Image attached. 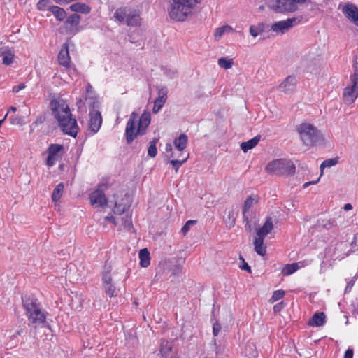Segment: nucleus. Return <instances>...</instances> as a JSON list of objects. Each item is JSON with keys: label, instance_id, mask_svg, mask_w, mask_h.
I'll use <instances>...</instances> for the list:
<instances>
[{"label": "nucleus", "instance_id": "obj_1", "mask_svg": "<svg viewBox=\"0 0 358 358\" xmlns=\"http://www.w3.org/2000/svg\"><path fill=\"white\" fill-rule=\"evenodd\" d=\"M22 301L29 326L43 329L42 334L44 336L52 334L50 325L46 321L48 313L42 309L38 299L33 294H25L22 296Z\"/></svg>", "mask_w": 358, "mask_h": 358}, {"label": "nucleus", "instance_id": "obj_2", "mask_svg": "<svg viewBox=\"0 0 358 358\" xmlns=\"http://www.w3.org/2000/svg\"><path fill=\"white\" fill-rule=\"evenodd\" d=\"M50 107L62 131L72 137H76L78 131V126L76 120L72 118L68 104L63 99H53L50 101Z\"/></svg>", "mask_w": 358, "mask_h": 358}, {"label": "nucleus", "instance_id": "obj_3", "mask_svg": "<svg viewBox=\"0 0 358 358\" xmlns=\"http://www.w3.org/2000/svg\"><path fill=\"white\" fill-rule=\"evenodd\" d=\"M137 118L138 114L133 112L127 123L125 136L128 144L131 143L137 135H144L145 134L146 129L150 124L151 115L150 112L144 111L143 113L139 119L138 126L136 131Z\"/></svg>", "mask_w": 358, "mask_h": 358}, {"label": "nucleus", "instance_id": "obj_4", "mask_svg": "<svg viewBox=\"0 0 358 358\" xmlns=\"http://www.w3.org/2000/svg\"><path fill=\"white\" fill-rule=\"evenodd\" d=\"M196 0H173L169 10V16L176 21H183L192 13Z\"/></svg>", "mask_w": 358, "mask_h": 358}, {"label": "nucleus", "instance_id": "obj_5", "mask_svg": "<svg viewBox=\"0 0 358 358\" xmlns=\"http://www.w3.org/2000/svg\"><path fill=\"white\" fill-rule=\"evenodd\" d=\"M297 131L303 145L306 146H313L324 140L320 131L308 123L299 124Z\"/></svg>", "mask_w": 358, "mask_h": 358}, {"label": "nucleus", "instance_id": "obj_6", "mask_svg": "<svg viewBox=\"0 0 358 358\" xmlns=\"http://www.w3.org/2000/svg\"><path fill=\"white\" fill-rule=\"evenodd\" d=\"M265 169L268 173L279 176H291L295 173L296 167L289 159H277L269 162Z\"/></svg>", "mask_w": 358, "mask_h": 358}, {"label": "nucleus", "instance_id": "obj_7", "mask_svg": "<svg viewBox=\"0 0 358 358\" xmlns=\"http://www.w3.org/2000/svg\"><path fill=\"white\" fill-rule=\"evenodd\" d=\"M114 17L119 22L131 27L140 24V15L138 11L128 7H121L116 10Z\"/></svg>", "mask_w": 358, "mask_h": 358}, {"label": "nucleus", "instance_id": "obj_8", "mask_svg": "<svg viewBox=\"0 0 358 358\" xmlns=\"http://www.w3.org/2000/svg\"><path fill=\"white\" fill-rule=\"evenodd\" d=\"M351 85L346 87L343 90V101L346 104L350 105L358 97V71L350 76Z\"/></svg>", "mask_w": 358, "mask_h": 358}, {"label": "nucleus", "instance_id": "obj_9", "mask_svg": "<svg viewBox=\"0 0 358 358\" xmlns=\"http://www.w3.org/2000/svg\"><path fill=\"white\" fill-rule=\"evenodd\" d=\"M107 188L108 185L106 184L101 183L98 185L96 189L90 194V203L93 206L104 208L107 206V199L104 194Z\"/></svg>", "mask_w": 358, "mask_h": 358}, {"label": "nucleus", "instance_id": "obj_10", "mask_svg": "<svg viewBox=\"0 0 358 358\" xmlns=\"http://www.w3.org/2000/svg\"><path fill=\"white\" fill-rule=\"evenodd\" d=\"M89 129L93 134H96L100 129L102 124V117L98 110H90Z\"/></svg>", "mask_w": 358, "mask_h": 358}, {"label": "nucleus", "instance_id": "obj_11", "mask_svg": "<svg viewBox=\"0 0 358 358\" xmlns=\"http://www.w3.org/2000/svg\"><path fill=\"white\" fill-rule=\"evenodd\" d=\"M342 12L345 17L350 20L356 26H358V8L352 3H345Z\"/></svg>", "mask_w": 358, "mask_h": 358}, {"label": "nucleus", "instance_id": "obj_12", "mask_svg": "<svg viewBox=\"0 0 358 358\" xmlns=\"http://www.w3.org/2000/svg\"><path fill=\"white\" fill-rule=\"evenodd\" d=\"M102 280L106 294L110 297L117 296L119 290L112 283V278L110 273V271H105L103 273Z\"/></svg>", "mask_w": 358, "mask_h": 358}, {"label": "nucleus", "instance_id": "obj_13", "mask_svg": "<svg viewBox=\"0 0 358 358\" xmlns=\"http://www.w3.org/2000/svg\"><path fill=\"white\" fill-rule=\"evenodd\" d=\"M300 20L295 17L288 18L285 20H281L273 23L271 26V29L275 32L280 31L284 32L294 27V25L298 24Z\"/></svg>", "mask_w": 358, "mask_h": 358}, {"label": "nucleus", "instance_id": "obj_14", "mask_svg": "<svg viewBox=\"0 0 358 358\" xmlns=\"http://www.w3.org/2000/svg\"><path fill=\"white\" fill-rule=\"evenodd\" d=\"M80 20L81 17L78 14L74 13L70 15L64 24L66 32L68 34L76 33L78 30Z\"/></svg>", "mask_w": 358, "mask_h": 358}, {"label": "nucleus", "instance_id": "obj_15", "mask_svg": "<svg viewBox=\"0 0 358 358\" xmlns=\"http://www.w3.org/2000/svg\"><path fill=\"white\" fill-rule=\"evenodd\" d=\"M160 353L164 358H176V353L173 352V341L171 339H162L160 345Z\"/></svg>", "mask_w": 358, "mask_h": 358}, {"label": "nucleus", "instance_id": "obj_16", "mask_svg": "<svg viewBox=\"0 0 358 358\" xmlns=\"http://www.w3.org/2000/svg\"><path fill=\"white\" fill-rule=\"evenodd\" d=\"M59 64L64 67L69 69L70 67L71 58L69 52V46L67 43H64L58 54Z\"/></svg>", "mask_w": 358, "mask_h": 358}, {"label": "nucleus", "instance_id": "obj_17", "mask_svg": "<svg viewBox=\"0 0 358 358\" xmlns=\"http://www.w3.org/2000/svg\"><path fill=\"white\" fill-rule=\"evenodd\" d=\"M296 84V79L294 76H289L280 85L279 87L285 93H289L295 90Z\"/></svg>", "mask_w": 358, "mask_h": 358}, {"label": "nucleus", "instance_id": "obj_18", "mask_svg": "<svg viewBox=\"0 0 358 358\" xmlns=\"http://www.w3.org/2000/svg\"><path fill=\"white\" fill-rule=\"evenodd\" d=\"M273 228L272 218L268 217L264 225L257 229V236L259 238L264 239V238L271 231Z\"/></svg>", "mask_w": 358, "mask_h": 358}, {"label": "nucleus", "instance_id": "obj_19", "mask_svg": "<svg viewBox=\"0 0 358 358\" xmlns=\"http://www.w3.org/2000/svg\"><path fill=\"white\" fill-rule=\"evenodd\" d=\"M326 322V315L323 312L315 313L308 320V324L311 327H320Z\"/></svg>", "mask_w": 358, "mask_h": 358}, {"label": "nucleus", "instance_id": "obj_20", "mask_svg": "<svg viewBox=\"0 0 358 358\" xmlns=\"http://www.w3.org/2000/svg\"><path fill=\"white\" fill-rule=\"evenodd\" d=\"M279 4L278 13L294 12L297 10V5L291 0H280Z\"/></svg>", "mask_w": 358, "mask_h": 358}, {"label": "nucleus", "instance_id": "obj_21", "mask_svg": "<svg viewBox=\"0 0 358 358\" xmlns=\"http://www.w3.org/2000/svg\"><path fill=\"white\" fill-rule=\"evenodd\" d=\"M243 355L246 358H255L257 355V348L253 343L248 342L242 350Z\"/></svg>", "mask_w": 358, "mask_h": 358}, {"label": "nucleus", "instance_id": "obj_22", "mask_svg": "<svg viewBox=\"0 0 358 358\" xmlns=\"http://www.w3.org/2000/svg\"><path fill=\"white\" fill-rule=\"evenodd\" d=\"M158 96L155 99L154 103L162 108L167 99L168 90L166 87H158Z\"/></svg>", "mask_w": 358, "mask_h": 358}, {"label": "nucleus", "instance_id": "obj_23", "mask_svg": "<svg viewBox=\"0 0 358 358\" xmlns=\"http://www.w3.org/2000/svg\"><path fill=\"white\" fill-rule=\"evenodd\" d=\"M69 9L76 13H80L83 14H88L91 11V8L86 3L77 2L71 4L69 6Z\"/></svg>", "mask_w": 358, "mask_h": 358}, {"label": "nucleus", "instance_id": "obj_24", "mask_svg": "<svg viewBox=\"0 0 358 358\" xmlns=\"http://www.w3.org/2000/svg\"><path fill=\"white\" fill-rule=\"evenodd\" d=\"M188 138L186 134H180L178 137L176 138L173 141V145L178 151H183L187 144Z\"/></svg>", "mask_w": 358, "mask_h": 358}, {"label": "nucleus", "instance_id": "obj_25", "mask_svg": "<svg viewBox=\"0 0 358 358\" xmlns=\"http://www.w3.org/2000/svg\"><path fill=\"white\" fill-rule=\"evenodd\" d=\"M259 197L257 195H250L244 202L243 208V215H247L249 210L258 202Z\"/></svg>", "mask_w": 358, "mask_h": 358}, {"label": "nucleus", "instance_id": "obj_26", "mask_svg": "<svg viewBox=\"0 0 358 358\" xmlns=\"http://www.w3.org/2000/svg\"><path fill=\"white\" fill-rule=\"evenodd\" d=\"M260 138H261L260 135H257V136H255L253 138H252L248 141L241 143V150L244 152H246L249 150L252 149L258 144V143L260 141Z\"/></svg>", "mask_w": 358, "mask_h": 358}, {"label": "nucleus", "instance_id": "obj_27", "mask_svg": "<svg viewBox=\"0 0 358 358\" xmlns=\"http://www.w3.org/2000/svg\"><path fill=\"white\" fill-rule=\"evenodd\" d=\"M140 265L141 267L146 268L150 264V252L147 248H143L139 251Z\"/></svg>", "mask_w": 358, "mask_h": 358}, {"label": "nucleus", "instance_id": "obj_28", "mask_svg": "<svg viewBox=\"0 0 358 358\" xmlns=\"http://www.w3.org/2000/svg\"><path fill=\"white\" fill-rule=\"evenodd\" d=\"M50 11L58 21H63L66 17L65 10L57 6L54 5V6L50 7Z\"/></svg>", "mask_w": 358, "mask_h": 358}, {"label": "nucleus", "instance_id": "obj_29", "mask_svg": "<svg viewBox=\"0 0 358 358\" xmlns=\"http://www.w3.org/2000/svg\"><path fill=\"white\" fill-rule=\"evenodd\" d=\"M255 250L261 255L264 256L266 252V247L264 245V239L257 237L254 241Z\"/></svg>", "mask_w": 358, "mask_h": 358}, {"label": "nucleus", "instance_id": "obj_30", "mask_svg": "<svg viewBox=\"0 0 358 358\" xmlns=\"http://www.w3.org/2000/svg\"><path fill=\"white\" fill-rule=\"evenodd\" d=\"M214 345L215 346L216 355L217 358H224L228 354L225 352V345L220 340L214 339Z\"/></svg>", "mask_w": 358, "mask_h": 358}, {"label": "nucleus", "instance_id": "obj_31", "mask_svg": "<svg viewBox=\"0 0 358 358\" xmlns=\"http://www.w3.org/2000/svg\"><path fill=\"white\" fill-rule=\"evenodd\" d=\"M130 207L129 203L123 202H115L113 211L115 214L122 215L126 212Z\"/></svg>", "mask_w": 358, "mask_h": 358}, {"label": "nucleus", "instance_id": "obj_32", "mask_svg": "<svg viewBox=\"0 0 358 358\" xmlns=\"http://www.w3.org/2000/svg\"><path fill=\"white\" fill-rule=\"evenodd\" d=\"M64 189V185L62 182L59 183L54 189L52 194V199L53 201L57 202L61 198L62 192Z\"/></svg>", "mask_w": 358, "mask_h": 358}, {"label": "nucleus", "instance_id": "obj_33", "mask_svg": "<svg viewBox=\"0 0 358 358\" xmlns=\"http://www.w3.org/2000/svg\"><path fill=\"white\" fill-rule=\"evenodd\" d=\"M299 269L297 263H293L291 264H286L282 269V274L285 276L289 275Z\"/></svg>", "mask_w": 358, "mask_h": 358}, {"label": "nucleus", "instance_id": "obj_34", "mask_svg": "<svg viewBox=\"0 0 358 358\" xmlns=\"http://www.w3.org/2000/svg\"><path fill=\"white\" fill-rule=\"evenodd\" d=\"M64 150V146L59 144H50L48 148V155L56 157L58 153Z\"/></svg>", "mask_w": 358, "mask_h": 358}, {"label": "nucleus", "instance_id": "obj_35", "mask_svg": "<svg viewBox=\"0 0 358 358\" xmlns=\"http://www.w3.org/2000/svg\"><path fill=\"white\" fill-rule=\"evenodd\" d=\"M338 159L337 157L331 158V159H328L323 161L320 166L321 173H323L324 168H327V167L330 168L331 166H334L338 164Z\"/></svg>", "mask_w": 358, "mask_h": 358}, {"label": "nucleus", "instance_id": "obj_36", "mask_svg": "<svg viewBox=\"0 0 358 358\" xmlns=\"http://www.w3.org/2000/svg\"><path fill=\"white\" fill-rule=\"evenodd\" d=\"M52 6H54V5H52L50 0H39L36 4L37 9L41 11L45 10L50 11V8Z\"/></svg>", "mask_w": 358, "mask_h": 358}, {"label": "nucleus", "instance_id": "obj_37", "mask_svg": "<svg viewBox=\"0 0 358 358\" xmlns=\"http://www.w3.org/2000/svg\"><path fill=\"white\" fill-rule=\"evenodd\" d=\"M158 141H159L158 138H153L150 142V145L148 149V154L151 157H155L157 155V150L156 144Z\"/></svg>", "mask_w": 358, "mask_h": 358}, {"label": "nucleus", "instance_id": "obj_38", "mask_svg": "<svg viewBox=\"0 0 358 358\" xmlns=\"http://www.w3.org/2000/svg\"><path fill=\"white\" fill-rule=\"evenodd\" d=\"M264 24L262 23H260L257 26L252 25L250 27V33L252 36L256 37L264 31Z\"/></svg>", "mask_w": 358, "mask_h": 358}, {"label": "nucleus", "instance_id": "obj_39", "mask_svg": "<svg viewBox=\"0 0 358 358\" xmlns=\"http://www.w3.org/2000/svg\"><path fill=\"white\" fill-rule=\"evenodd\" d=\"M218 65L224 69H229L231 68L233 65V60L230 59H227L226 57H221L218 59Z\"/></svg>", "mask_w": 358, "mask_h": 358}, {"label": "nucleus", "instance_id": "obj_40", "mask_svg": "<svg viewBox=\"0 0 358 358\" xmlns=\"http://www.w3.org/2000/svg\"><path fill=\"white\" fill-rule=\"evenodd\" d=\"M85 99H86V101L90 107V110H96L97 108H99L100 103L97 100L96 98L89 97V98H86Z\"/></svg>", "mask_w": 358, "mask_h": 358}, {"label": "nucleus", "instance_id": "obj_41", "mask_svg": "<svg viewBox=\"0 0 358 358\" xmlns=\"http://www.w3.org/2000/svg\"><path fill=\"white\" fill-rule=\"evenodd\" d=\"M188 157H189V154L187 155V156L185 158H184L182 160L171 159L169 161V162L173 166V168L175 169L176 172H177L178 170L179 169V168L187 161Z\"/></svg>", "mask_w": 358, "mask_h": 358}, {"label": "nucleus", "instance_id": "obj_42", "mask_svg": "<svg viewBox=\"0 0 358 358\" xmlns=\"http://www.w3.org/2000/svg\"><path fill=\"white\" fill-rule=\"evenodd\" d=\"M231 30V27L228 25L223 26L222 27L215 29L214 36L216 39L220 38L225 31Z\"/></svg>", "mask_w": 358, "mask_h": 358}, {"label": "nucleus", "instance_id": "obj_43", "mask_svg": "<svg viewBox=\"0 0 358 358\" xmlns=\"http://www.w3.org/2000/svg\"><path fill=\"white\" fill-rule=\"evenodd\" d=\"M236 221V217L234 215V213L233 210H230L228 213L227 217L225 219V222L227 225L231 228L234 226Z\"/></svg>", "mask_w": 358, "mask_h": 358}, {"label": "nucleus", "instance_id": "obj_44", "mask_svg": "<svg viewBox=\"0 0 358 358\" xmlns=\"http://www.w3.org/2000/svg\"><path fill=\"white\" fill-rule=\"evenodd\" d=\"M285 296V292L283 290H276L273 293V295L270 299V301L273 303L276 301H278L282 299Z\"/></svg>", "mask_w": 358, "mask_h": 358}, {"label": "nucleus", "instance_id": "obj_45", "mask_svg": "<svg viewBox=\"0 0 358 358\" xmlns=\"http://www.w3.org/2000/svg\"><path fill=\"white\" fill-rule=\"evenodd\" d=\"M266 4L273 10L276 12H278V6L280 5V0H264Z\"/></svg>", "mask_w": 358, "mask_h": 358}, {"label": "nucleus", "instance_id": "obj_46", "mask_svg": "<svg viewBox=\"0 0 358 358\" xmlns=\"http://www.w3.org/2000/svg\"><path fill=\"white\" fill-rule=\"evenodd\" d=\"M336 224L334 219L323 220H322L321 225L327 229H329Z\"/></svg>", "mask_w": 358, "mask_h": 358}, {"label": "nucleus", "instance_id": "obj_47", "mask_svg": "<svg viewBox=\"0 0 358 358\" xmlns=\"http://www.w3.org/2000/svg\"><path fill=\"white\" fill-rule=\"evenodd\" d=\"M196 223V220H190L187 221L186 223L183 225V227L181 229L182 233L183 234H187L189 231L190 227L194 225Z\"/></svg>", "mask_w": 358, "mask_h": 358}, {"label": "nucleus", "instance_id": "obj_48", "mask_svg": "<svg viewBox=\"0 0 358 358\" xmlns=\"http://www.w3.org/2000/svg\"><path fill=\"white\" fill-rule=\"evenodd\" d=\"M14 55L10 51L3 57V64L10 65L13 62Z\"/></svg>", "mask_w": 358, "mask_h": 358}, {"label": "nucleus", "instance_id": "obj_49", "mask_svg": "<svg viewBox=\"0 0 358 358\" xmlns=\"http://www.w3.org/2000/svg\"><path fill=\"white\" fill-rule=\"evenodd\" d=\"M10 124L13 125H22L23 124V117L20 116H10L9 117Z\"/></svg>", "mask_w": 358, "mask_h": 358}, {"label": "nucleus", "instance_id": "obj_50", "mask_svg": "<svg viewBox=\"0 0 358 358\" xmlns=\"http://www.w3.org/2000/svg\"><path fill=\"white\" fill-rule=\"evenodd\" d=\"M356 279H357V276H355L352 280H350L346 287H345V293H348L351 291L352 287L354 286L355 285V282L356 281Z\"/></svg>", "mask_w": 358, "mask_h": 358}, {"label": "nucleus", "instance_id": "obj_51", "mask_svg": "<svg viewBox=\"0 0 358 358\" xmlns=\"http://www.w3.org/2000/svg\"><path fill=\"white\" fill-rule=\"evenodd\" d=\"M240 259L242 260L243 264L240 266L241 269L247 271L249 273H251V268L250 266L244 261V259L241 257Z\"/></svg>", "mask_w": 358, "mask_h": 358}, {"label": "nucleus", "instance_id": "obj_52", "mask_svg": "<svg viewBox=\"0 0 358 358\" xmlns=\"http://www.w3.org/2000/svg\"><path fill=\"white\" fill-rule=\"evenodd\" d=\"M221 329V325L218 322H215L213 327V336H217Z\"/></svg>", "mask_w": 358, "mask_h": 358}, {"label": "nucleus", "instance_id": "obj_53", "mask_svg": "<svg viewBox=\"0 0 358 358\" xmlns=\"http://www.w3.org/2000/svg\"><path fill=\"white\" fill-rule=\"evenodd\" d=\"M243 222H245V227L247 230L250 231L251 230V225L250 223L249 217L248 215H243Z\"/></svg>", "mask_w": 358, "mask_h": 358}, {"label": "nucleus", "instance_id": "obj_54", "mask_svg": "<svg viewBox=\"0 0 358 358\" xmlns=\"http://www.w3.org/2000/svg\"><path fill=\"white\" fill-rule=\"evenodd\" d=\"M56 157H52L50 155H48L47 159H46V164L48 166H52L55 164Z\"/></svg>", "mask_w": 358, "mask_h": 358}, {"label": "nucleus", "instance_id": "obj_55", "mask_svg": "<svg viewBox=\"0 0 358 358\" xmlns=\"http://www.w3.org/2000/svg\"><path fill=\"white\" fill-rule=\"evenodd\" d=\"M25 85L24 83H21L19 85H17V86H14L13 87V93H17L18 92H20V90H23L25 88Z\"/></svg>", "mask_w": 358, "mask_h": 358}, {"label": "nucleus", "instance_id": "obj_56", "mask_svg": "<svg viewBox=\"0 0 358 358\" xmlns=\"http://www.w3.org/2000/svg\"><path fill=\"white\" fill-rule=\"evenodd\" d=\"M282 308H283V302H280L274 306L273 310L275 313H278V312H280Z\"/></svg>", "mask_w": 358, "mask_h": 358}, {"label": "nucleus", "instance_id": "obj_57", "mask_svg": "<svg viewBox=\"0 0 358 358\" xmlns=\"http://www.w3.org/2000/svg\"><path fill=\"white\" fill-rule=\"evenodd\" d=\"M344 358H353V350L348 349L344 354Z\"/></svg>", "mask_w": 358, "mask_h": 358}, {"label": "nucleus", "instance_id": "obj_58", "mask_svg": "<svg viewBox=\"0 0 358 358\" xmlns=\"http://www.w3.org/2000/svg\"><path fill=\"white\" fill-rule=\"evenodd\" d=\"M124 227H126L127 226L132 227V222H131V217H129L128 215H126V217L124 219Z\"/></svg>", "mask_w": 358, "mask_h": 358}, {"label": "nucleus", "instance_id": "obj_59", "mask_svg": "<svg viewBox=\"0 0 358 358\" xmlns=\"http://www.w3.org/2000/svg\"><path fill=\"white\" fill-rule=\"evenodd\" d=\"M44 121H45V117L39 116L36 118V120L34 124H35L36 125L41 124L44 122Z\"/></svg>", "mask_w": 358, "mask_h": 358}, {"label": "nucleus", "instance_id": "obj_60", "mask_svg": "<svg viewBox=\"0 0 358 358\" xmlns=\"http://www.w3.org/2000/svg\"><path fill=\"white\" fill-rule=\"evenodd\" d=\"M165 150L167 152H171V155H170V158L171 157H173V154L172 152V145L171 143H166V148H165Z\"/></svg>", "mask_w": 358, "mask_h": 358}, {"label": "nucleus", "instance_id": "obj_61", "mask_svg": "<svg viewBox=\"0 0 358 358\" xmlns=\"http://www.w3.org/2000/svg\"><path fill=\"white\" fill-rule=\"evenodd\" d=\"M9 52L8 47L0 48V57H3L6 54Z\"/></svg>", "mask_w": 358, "mask_h": 358}, {"label": "nucleus", "instance_id": "obj_62", "mask_svg": "<svg viewBox=\"0 0 358 358\" xmlns=\"http://www.w3.org/2000/svg\"><path fill=\"white\" fill-rule=\"evenodd\" d=\"M53 1L57 4H67L70 2L74 1L73 0H53Z\"/></svg>", "mask_w": 358, "mask_h": 358}, {"label": "nucleus", "instance_id": "obj_63", "mask_svg": "<svg viewBox=\"0 0 358 358\" xmlns=\"http://www.w3.org/2000/svg\"><path fill=\"white\" fill-rule=\"evenodd\" d=\"M182 272V267L180 265L175 266V271L173 274H179Z\"/></svg>", "mask_w": 358, "mask_h": 358}, {"label": "nucleus", "instance_id": "obj_64", "mask_svg": "<svg viewBox=\"0 0 358 358\" xmlns=\"http://www.w3.org/2000/svg\"><path fill=\"white\" fill-rule=\"evenodd\" d=\"M105 220L116 224L115 218L113 216H107L105 217Z\"/></svg>", "mask_w": 358, "mask_h": 358}]
</instances>
